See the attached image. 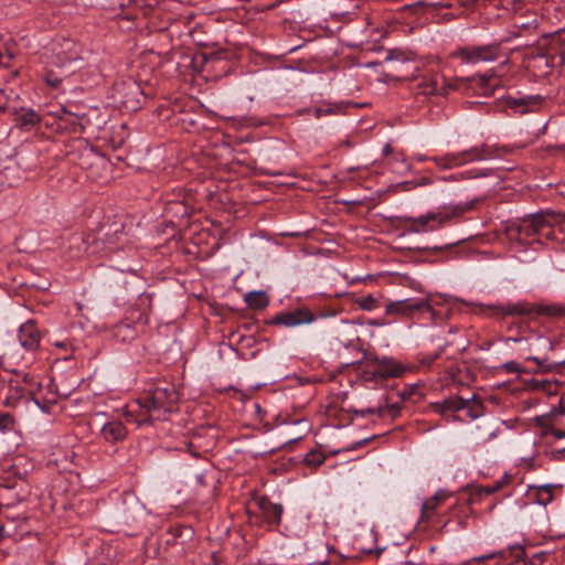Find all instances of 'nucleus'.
Listing matches in <instances>:
<instances>
[{"instance_id":"obj_1","label":"nucleus","mask_w":565,"mask_h":565,"mask_svg":"<svg viewBox=\"0 0 565 565\" xmlns=\"http://www.w3.org/2000/svg\"><path fill=\"white\" fill-rule=\"evenodd\" d=\"M177 398L174 384L158 385L150 393L132 401L126 406L127 420L135 422L138 426L152 424L156 420H167L173 412Z\"/></svg>"},{"instance_id":"obj_2","label":"nucleus","mask_w":565,"mask_h":565,"mask_svg":"<svg viewBox=\"0 0 565 565\" xmlns=\"http://www.w3.org/2000/svg\"><path fill=\"white\" fill-rule=\"evenodd\" d=\"M477 200L441 205L418 217H408L405 228L408 233L424 234L439 230L454 218L462 216L475 207Z\"/></svg>"},{"instance_id":"obj_3","label":"nucleus","mask_w":565,"mask_h":565,"mask_svg":"<svg viewBox=\"0 0 565 565\" xmlns=\"http://www.w3.org/2000/svg\"><path fill=\"white\" fill-rule=\"evenodd\" d=\"M556 230L565 231V215L555 212L526 215L518 223L520 235L534 237L536 242H541L544 237L555 238Z\"/></svg>"},{"instance_id":"obj_4","label":"nucleus","mask_w":565,"mask_h":565,"mask_svg":"<svg viewBox=\"0 0 565 565\" xmlns=\"http://www.w3.org/2000/svg\"><path fill=\"white\" fill-rule=\"evenodd\" d=\"M111 98L116 105L127 111H136L141 107L145 93L136 79L125 77L114 83Z\"/></svg>"},{"instance_id":"obj_5","label":"nucleus","mask_w":565,"mask_h":565,"mask_svg":"<svg viewBox=\"0 0 565 565\" xmlns=\"http://www.w3.org/2000/svg\"><path fill=\"white\" fill-rule=\"evenodd\" d=\"M84 46L71 39H63L54 49L52 64L58 70L67 68L72 73L83 67L85 62Z\"/></svg>"},{"instance_id":"obj_6","label":"nucleus","mask_w":565,"mask_h":565,"mask_svg":"<svg viewBox=\"0 0 565 565\" xmlns=\"http://www.w3.org/2000/svg\"><path fill=\"white\" fill-rule=\"evenodd\" d=\"M486 158L487 154L483 148L472 147L459 152H449L440 157H433L430 160L434 161L439 169H455Z\"/></svg>"},{"instance_id":"obj_7","label":"nucleus","mask_w":565,"mask_h":565,"mask_svg":"<svg viewBox=\"0 0 565 565\" xmlns=\"http://www.w3.org/2000/svg\"><path fill=\"white\" fill-rule=\"evenodd\" d=\"M55 116L57 129L68 134H82L90 125V120L86 114H75L65 106H61L60 109L55 111Z\"/></svg>"},{"instance_id":"obj_8","label":"nucleus","mask_w":565,"mask_h":565,"mask_svg":"<svg viewBox=\"0 0 565 565\" xmlns=\"http://www.w3.org/2000/svg\"><path fill=\"white\" fill-rule=\"evenodd\" d=\"M500 49L495 44L466 47L457 51L455 56L462 63L477 64L480 62H492L498 58Z\"/></svg>"},{"instance_id":"obj_9","label":"nucleus","mask_w":565,"mask_h":565,"mask_svg":"<svg viewBox=\"0 0 565 565\" xmlns=\"http://www.w3.org/2000/svg\"><path fill=\"white\" fill-rule=\"evenodd\" d=\"M159 3V0H129L127 7L121 6V12L117 14L119 21H127L131 29L134 21L146 18L150 11Z\"/></svg>"},{"instance_id":"obj_10","label":"nucleus","mask_w":565,"mask_h":565,"mask_svg":"<svg viewBox=\"0 0 565 565\" xmlns=\"http://www.w3.org/2000/svg\"><path fill=\"white\" fill-rule=\"evenodd\" d=\"M316 321V316L307 308H297L291 311H284L273 318L274 324H281L287 328H295L302 324H310Z\"/></svg>"},{"instance_id":"obj_11","label":"nucleus","mask_w":565,"mask_h":565,"mask_svg":"<svg viewBox=\"0 0 565 565\" xmlns=\"http://www.w3.org/2000/svg\"><path fill=\"white\" fill-rule=\"evenodd\" d=\"M18 338L22 348L35 351L40 347L41 332L33 320H29L19 328Z\"/></svg>"},{"instance_id":"obj_12","label":"nucleus","mask_w":565,"mask_h":565,"mask_svg":"<svg viewBox=\"0 0 565 565\" xmlns=\"http://www.w3.org/2000/svg\"><path fill=\"white\" fill-rule=\"evenodd\" d=\"M534 311L551 317L563 316L565 313V309L558 305H542L534 309L527 305L516 303L510 310L511 313L516 315H531Z\"/></svg>"},{"instance_id":"obj_13","label":"nucleus","mask_w":565,"mask_h":565,"mask_svg":"<svg viewBox=\"0 0 565 565\" xmlns=\"http://www.w3.org/2000/svg\"><path fill=\"white\" fill-rule=\"evenodd\" d=\"M451 497L448 490L439 489L431 498L422 504V519L429 520L437 514L438 508Z\"/></svg>"},{"instance_id":"obj_14","label":"nucleus","mask_w":565,"mask_h":565,"mask_svg":"<svg viewBox=\"0 0 565 565\" xmlns=\"http://www.w3.org/2000/svg\"><path fill=\"white\" fill-rule=\"evenodd\" d=\"M127 433L126 426L120 420L107 422L100 429V436L109 444L122 441Z\"/></svg>"},{"instance_id":"obj_15","label":"nucleus","mask_w":565,"mask_h":565,"mask_svg":"<svg viewBox=\"0 0 565 565\" xmlns=\"http://www.w3.org/2000/svg\"><path fill=\"white\" fill-rule=\"evenodd\" d=\"M15 377H10L7 380L8 382V394L4 398V405L9 407H15L20 399L24 397L25 388L22 386L21 381L19 379V373L17 371H12Z\"/></svg>"},{"instance_id":"obj_16","label":"nucleus","mask_w":565,"mask_h":565,"mask_svg":"<svg viewBox=\"0 0 565 565\" xmlns=\"http://www.w3.org/2000/svg\"><path fill=\"white\" fill-rule=\"evenodd\" d=\"M41 121V116L32 108H21L15 113V127L23 131H30Z\"/></svg>"},{"instance_id":"obj_17","label":"nucleus","mask_w":565,"mask_h":565,"mask_svg":"<svg viewBox=\"0 0 565 565\" xmlns=\"http://www.w3.org/2000/svg\"><path fill=\"white\" fill-rule=\"evenodd\" d=\"M476 438L482 443H487L495 438L500 431V426L494 419L484 418L476 425Z\"/></svg>"},{"instance_id":"obj_18","label":"nucleus","mask_w":565,"mask_h":565,"mask_svg":"<svg viewBox=\"0 0 565 565\" xmlns=\"http://www.w3.org/2000/svg\"><path fill=\"white\" fill-rule=\"evenodd\" d=\"M468 406V399L457 396L446 398L441 402L435 403L434 408L437 413L446 416L448 413L463 411Z\"/></svg>"},{"instance_id":"obj_19","label":"nucleus","mask_w":565,"mask_h":565,"mask_svg":"<svg viewBox=\"0 0 565 565\" xmlns=\"http://www.w3.org/2000/svg\"><path fill=\"white\" fill-rule=\"evenodd\" d=\"M555 486L545 483L535 487H530L529 495L533 501L540 505H547L553 500V489Z\"/></svg>"},{"instance_id":"obj_20","label":"nucleus","mask_w":565,"mask_h":565,"mask_svg":"<svg viewBox=\"0 0 565 565\" xmlns=\"http://www.w3.org/2000/svg\"><path fill=\"white\" fill-rule=\"evenodd\" d=\"M53 64H51L44 72V75H43V79L44 82L52 88H55L57 89L62 82H63V78L64 77H67L72 72L68 71L67 68H64V70H60L58 72H56L54 68H53Z\"/></svg>"},{"instance_id":"obj_21","label":"nucleus","mask_w":565,"mask_h":565,"mask_svg":"<svg viewBox=\"0 0 565 565\" xmlns=\"http://www.w3.org/2000/svg\"><path fill=\"white\" fill-rule=\"evenodd\" d=\"M507 481H508V477L503 476L502 478H500L499 480H497L490 484L477 487L473 490V492L471 493L472 500H475L477 498H482L483 495H490V494L499 491L500 489H502L505 486Z\"/></svg>"},{"instance_id":"obj_22","label":"nucleus","mask_w":565,"mask_h":565,"mask_svg":"<svg viewBox=\"0 0 565 565\" xmlns=\"http://www.w3.org/2000/svg\"><path fill=\"white\" fill-rule=\"evenodd\" d=\"M182 537V544L184 552H193L196 548L198 540L194 536V531L190 525H180L179 524V539Z\"/></svg>"},{"instance_id":"obj_23","label":"nucleus","mask_w":565,"mask_h":565,"mask_svg":"<svg viewBox=\"0 0 565 565\" xmlns=\"http://www.w3.org/2000/svg\"><path fill=\"white\" fill-rule=\"evenodd\" d=\"M114 334L115 338L122 342L130 341L137 335L136 330L129 323L125 322L118 323L115 327Z\"/></svg>"},{"instance_id":"obj_24","label":"nucleus","mask_w":565,"mask_h":565,"mask_svg":"<svg viewBox=\"0 0 565 565\" xmlns=\"http://www.w3.org/2000/svg\"><path fill=\"white\" fill-rule=\"evenodd\" d=\"M404 366L393 360L386 361L381 366V374L385 377H397L404 373Z\"/></svg>"},{"instance_id":"obj_25","label":"nucleus","mask_w":565,"mask_h":565,"mask_svg":"<svg viewBox=\"0 0 565 565\" xmlns=\"http://www.w3.org/2000/svg\"><path fill=\"white\" fill-rule=\"evenodd\" d=\"M408 299L392 301L386 305V315L409 316Z\"/></svg>"},{"instance_id":"obj_26","label":"nucleus","mask_w":565,"mask_h":565,"mask_svg":"<svg viewBox=\"0 0 565 565\" xmlns=\"http://www.w3.org/2000/svg\"><path fill=\"white\" fill-rule=\"evenodd\" d=\"M408 315L411 316L413 312H433L431 303L428 299L420 300H412L408 299Z\"/></svg>"},{"instance_id":"obj_27","label":"nucleus","mask_w":565,"mask_h":565,"mask_svg":"<svg viewBox=\"0 0 565 565\" xmlns=\"http://www.w3.org/2000/svg\"><path fill=\"white\" fill-rule=\"evenodd\" d=\"M358 306L365 311H373L379 307V301L372 295L362 296L356 299Z\"/></svg>"},{"instance_id":"obj_28","label":"nucleus","mask_w":565,"mask_h":565,"mask_svg":"<svg viewBox=\"0 0 565 565\" xmlns=\"http://www.w3.org/2000/svg\"><path fill=\"white\" fill-rule=\"evenodd\" d=\"M246 301L252 307H264L267 302L266 296L262 291H253L247 294Z\"/></svg>"},{"instance_id":"obj_29","label":"nucleus","mask_w":565,"mask_h":565,"mask_svg":"<svg viewBox=\"0 0 565 565\" xmlns=\"http://www.w3.org/2000/svg\"><path fill=\"white\" fill-rule=\"evenodd\" d=\"M14 427V417L10 413L0 412V430L8 431Z\"/></svg>"},{"instance_id":"obj_30","label":"nucleus","mask_w":565,"mask_h":565,"mask_svg":"<svg viewBox=\"0 0 565 565\" xmlns=\"http://www.w3.org/2000/svg\"><path fill=\"white\" fill-rule=\"evenodd\" d=\"M14 157L8 154V153H0V173L6 172L7 170H10L15 164Z\"/></svg>"},{"instance_id":"obj_31","label":"nucleus","mask_w":565,"mask_h":565,"mask_svg":"<svg viewBox=\"0 0 565 565\" xmlns=\"http://www.w3.org/2000/svg\"><path fill=\"white\" fill-rule=\"evenodd\" d=\"M479 174L476 173L475 170H467V171H463V172H459V173H452L450 174L449 177L445 178L446 181L448 180H461V179H472V178H476L478 177Z\"/></svg>"},{"instance_id":"obj_32","label":"nucleus","mask_w":565,"mask_h":565,"mask_svg":"<svg viewBox=\"0 0 565 565\" xmlns=\"http://www.w3.org/2000/svg\"><path fill=\"white\" fill-rule=\"evenodd\" d=\"M13 54L9 51L2 53L0 51V65L4 68H10L12 65Z\"/></svg>"},{"instance_id":"obj_33","label":"nucleus","mask_w":565,"mask_h":565,"mask_svg":"<svg viewBox=\"0 0 565 565\" xmlns=\"http://www.w3.org/2000/svg\"><path fill=\"white\" fill-rule=\"evenodd\" d=\"M531 98H520V99H515V98H510L508 100V105L513 108V109H518L519 107L523 106V105H526L529 103Z\"/></svg>"},{"instance_id":"obj_34","label":"nucleus","mask_w":565,"mask_h":565,"mask_svg":"<svg viewBox=\"0 0 565 565\" xmlns=\"http://www.w3.org/2000/svg\"><path fill=\"white\" fill-rule=\"evenodd\" d=\"M306 462L309 465H320L322 462V458L319 454H308L306 456Z\"/></svg>"},{"instance_id":"obj_35","label":"nucleus","mask_w":565,"mask_h":565,"mask_svg":"<svg viewBox=\"0 0 565 565\" xmlns=\"http://www.w3.org/2000/svg\"><path fill=\"white\" fill-rule=\"evenodd\" d=\"M550 433L556 439L565 438V429L552 428Z\"/></svg>"},{"instance_id":"obj_36","label":"nucleus","mask_w":565,"mask_h":565,"mask_svg":"<svg viewBox=\"0 0 565 565\" xmlns=\"http://www.w3.org/2000/svg\"><path fill=\"white\" fill-rule=\"evenodd\" d=\"M194 477H195V480L199 484H202L203 483V477H204V468H200L195 473H194Z\"/></svg>"},{"instance_id":"obj_37","label":"nucleus","mask_w":565,"mask_h":565,"mask_svg":"<svg viewBox=\"0 0 565 565\" xmlns=\"http://www.w3.org/2000/svg\"><path fill=\"white\" fill-rule=\"evenodd\" d=\"M509 3H511L513 10H519L522 8V1L521 0H509Z\"/></svg>"},{"instance_id":"obj_38","label":"nucleus","mask_w":565,"mask_h":565,"mask_svg":"<svg viewBox=\"0 0 565 565\" xmlns=\"http://www.w3.org/2000/svg\"><path fill=\"white\" fill-rule=\"evenodd\" d=\"M505 342V344H509L510 342H523L524 339L523 338H514V337H508V338H504L503 340Z\"/></svg>"},{"instance_id":"obj_39","label":"nucleus","mask_w":565,"mask_h":565,"mask_svg":"<svg viewBox=\"0 0 565 565\" xmlns=\"http://www.w3.org/2000/svg\"><path fill=\"white\" fill-rule=\"evenodd\" d=\"M10 532L7 530L6 525L0 523V539H3L4 536H10Z\"/></svg>"},{"instance_id":"obj_40","label":"nucleus","mask_w":565,"mask_h":565,"mask_svg":"<svg viewBox=\"0 0 565 565\" xmlns=\"http://www.w3.org/2000/svg\"><path fill=\"white\" fill-rule=\"evenodd\" d=\"M554 456L558 459H565V447L554 451Z\"/></svg>"},{"instance_id":"obj_41","label":"nucleus","mask_w":565,"mask_h":565,"mask_svg":"<svg viewBox=\"0 0 565 565\" xmlns=\"http://www.w3.org/2000/svg\"><path fill=\"white\" fill-rule=\"evenodd\" d=\"M19 379L21 381V384L31 382V377L28 373H23L22 375L19 374Z\"/></svg>"},{"instance_id":"obj_42","label":"nucleus","mask_w":565,"mask_h":565,"mask_svg":"<svg viewBox=\"0 0 565 565\" xmlns=\"http://www.w3.org/2000/svg\"><path fill=\"white\" fill-rule=\"evenodd\" d=\"M415 158H416V160H417V161H419V162H423V161H425V160H427V159H428V158H427L426 156H424V154H417Z\"/></svg>"},{"instance_id":"obj_43","label":"nucleus","mask_w":565,"mask_h":565,"mask_svg":"<svg viewBox=\"0 0 565 565\" xmlns=\"http://www.w3.org/2000/svg\"><path fill=\"white\" fill-rule=\"evenodd\" d=\"M561 407H562L563 415H565V397L561 398Z\"/></svg>"},{"instance_id":"obj_44","label":"nucleus","mask_w":565,"mask_h":565,"mask_svg":"<svg viewBox=\"0 0 565 565\" xmlns=\"http://www.w3.org/2000/svg\"><path fill=\"white\" fill-rule=\"evenodd\" d=\"M493 555H482V556H479L477 559L478 561H484V559H489V558H492Z\"/></svg>"},{"instance_id":"obj_45","label":"nucleus","mask_w":565,"mask_h":565,"mask_svg":"<svg viewBox=\"0 0 565 565\" xmlns=\"http://www.w3.org/2000/svg\"><path fill=\"white\" fill-rule=\"evenodd\" d=\"M539 340H541L542 342H544V344H546L550 349H552V344L548 340L543 339V338H540Z\"/></svg>"},{"instance_id":"obj_46","label":"nucleus","mask_w":565,"mask_h":565,"mask_svg":"<svg viewBox=\"0 0 565 565\" xmlns=\"http://www.w3.org/2000/svg\"><path fill=\"white\" fill-rule=\"evenodd\" d=\"M98 163H100V164L105 166V161H104L102 158H99V159L97 160V164H98Z\"/></svg>"},{"instance_id":"obj_47","label":"nucleus","mask_w":565,"mask_h":565,"mask_svg":"<svg viewBox=\"0 0 565 565\" xmlns=\"http://www.w3.org/2000/svg\"><path fill=\"white\" fill-rule=\"evenodd\" d=\"M321 113H322V110H321V109H316V116H317V117H319Z\"/></svg>"},{"instance_id":"obj_48","label":"nucleus","mask_w":565,"mask_h":565,"mask_svg":"<svg viewBox=\"0 0 565 565\" xmlns=\"http://www.w3.org/2000/svg\"><path fill=\"white\" fill-rule=\"evenodd\" d=\"M18 75H19V71H18V70H17V71H14V72L12 73V76H13V77H15V76H18Z\"/></svg>"},{"instance_id":"obj_49","label":"nucleus","mask_w":565,"mask_h":565,"mask_svg":"<svg viewBox=\"0 0 565 565\" xmlns=\"http://www.w3.org/2000/svg\"><path fill=\"white\" fill-rule=\"evenodd\" d=\"M469 415L472 417V418H477L479 415L478 414H470Z\"/></svg>"},{"instance_id":"obj_50","label":"nucleus","mask_w":565,"mask_h":565,"mask_svg":"<svg viewBox=\"0 0 565 565\" xmlns=\"http://www.w3.org/2000/svg\"><path fill=\"white\" fill-rule=\"evenodd\" d=\"M489 78H490V77H486V76H483V81H484V82L489 81Z\"/></svg>"}]
</instances>
